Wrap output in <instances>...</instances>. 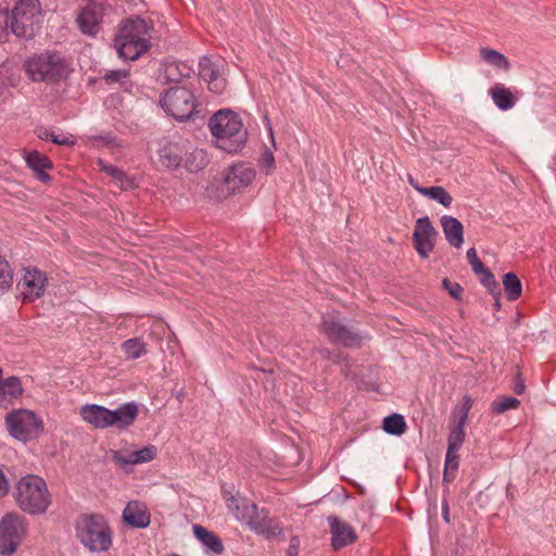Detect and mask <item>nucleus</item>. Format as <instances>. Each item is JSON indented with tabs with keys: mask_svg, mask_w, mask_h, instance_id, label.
Segmentation results:
<instances>
[{
	"mask_svg": "<svg viewBox=\"0 0 556 556\" xmlns=\"http://www.w3.org/2000/svg\"><path fill=\"white\" fill-rule=\"evenodd\" d=\"M193 532L195 538L208 549H211L215 554L223 553V543L215 533L208 531L207 529L199 525L193 526Z\"/></svg>",
	"mask_w": 556,
	"mask_h": 556,
	"instance_id": "nucleus-27",
	"label": "nucleus"
},
{
	"mask_svg": "<svg viewBox=\"0 0 556 556\" xmlns=\"http://www.w3.org/2000/svg\"><path fill=\"white\" fill-rule=\"evenodd\" d=\"M186 154V147L179 142L167 141L159 150L161 164L169 169L180 167Z\"/></svg>",
	"mask_w": 556,
	"mask_h": 556,
	"instance_id": "nucleus-21",
	"label": "nucleus"
},
{
	"mask_svg": "<svg viewBox=\"0 0 556 556\" xmlns=\"http://www.w3.org/2000/svg\"><path fill=\"white\" fill-rule=\"evenodd\" d=\"M520 401L513 396H505L492 403V410L496 414H503L509 409H516Z\"/></svg>",
	"mask_w": 556,
	"mask_h": 556,
	"instance_id": "nucleus-39",
	"label": "nucleus"
},
{
	"mask_svg": "<svg viewBox=\"0 0 556 556\" xmlns=\"http://www.w3.org/2000/svg\"><path fill=\"white\" fill-rule=\"evenodd\" d=\"M500 295H501V292L498 289V290H496V294L493 295V298L495 299V303H494L495 309H500V307H501Z\"/></svg>",
	"mask_w": 556,
	"mask_h": 556,
	"instance_id": "nucleus-58",
	"label": "nucleus"
},
{
	"mask_svg": "<svg viewBox=\"0 0 556 556\" xmlns=\"http://www.w3.org/2000/svg\"><path fill=\"white\" fill-rule=\"evenodd\" d=\"M437 237L438 231L432 226L428 216L420 217L416 220L413 242L414 248L421 258H428L433 252Z\"/></svg>",
	"mask_w": 556,
	"mask_h": 556,
	"instance_id": "nucleus-11",
	"label": "nucleus"
},
{
	"mask_svg": "<svg viewBox=\"0 0 556 556\" xmlns=\"http://www.w3.org/2000/svg\"><path fill=\"white\" fill-rule=\"evenodd\" d=\"M23 394L24 388L18 377L11 376L0 381V406L20 400Z\"/></svg>",
	"mask_w": 556,
	"mask_h": 556,
	"instance_id": "nucleus-25",
	"label": "nucleus"
},
{
	"mask_svg": "<svg viewBox=\"0 0 556 556\" xmlns=\"http://www.w3.org/2000/svg\"><path fill=\"white\" fill-rule=\"evenodd\" d=\"M79 542L91 553H103L112 546V531L101 515H84L75 527Z\"/></svg>",
	"mask_w": 556,
	"mask_h": 556,
	"instance_id": "nucleus-4",
	"label": "nucleus"
},
{
	"mask_svg": "<svg viewBox=\"0 0 556 556\" xmlns=\"http://www.w3.org/2000/svg\"><path fill=\"white\" fill-rule=\"evenodd\" d=\"M478 276L480 277L481 285L484 286L492 295H495L496 290H498L500 288L491 270L488 268L485 271Z\"/></svg>",
	"mask_w": 556,
	"mask_h": 556,
	"instance_id": "nucleus-43",
	"label": "nucleus"
},
{
	"mask_svg": "<svg viewBox=\"0 0 556 556\" xmlns=\"http://www.w3.org/2000/svg\"><path fill=\"white\" fill-rule=\"evenodd\" d=\"M26 532L25 519L16 514H7L0 520V555L15 553Z\"/></svg>",
	"mask_w": 556,
	"mask_h": 556,
	"instance_id": "nucleus-10",
	"label": "nucleus"
},
{
	"mask_svg": "<svg viewBox=\"0 0 556 556\" xmlns=\"http://www.w3.org/2000/svg\"><path fill=\"white\" fill-rule=\"evenodd\" d=\"M480 55L490 65L496 66L498 68H508V60L507 58L502 54L501 52L490 49V48H482L480 50Z\"/></svg>",
	"mask_w": 556,
	"mask_h": 556,
	"instance_id": "nucleus-36",
	"label": "nucleus"
},
{
	"mask_svg": "<svg viewBox=\"0 0 556 556\" xmlns=\"http://www.w3.org/2000/svg\"><path fill=\"white\" fill-rule=\"evenodd\" d=\"M465 440V431L460 427H455L448 435L447 451L458 452Z\"/></svg>",
	"mask_w": 556,
	"mask_h": 556,
	"instance_id": "nucleus-41",
	"label": "nucleus"
},
{
	"mask_svg": "<svg viewBox=\"0 0 556 556\" xmlns=\"http://www.w3.org/2000/svg\"><path fill=\"white\" fill-rule=\"evenodd\" d=\"M11 33L20 38H33L42 18L40 2L39 0H18L11 10Z\"/></svg>",
	"mask_w": 556,
	"mask_h": 556,
	"instance_id": "nucleus-6",
	"label": "nucleus"
},
{
	"mask_svg": "<svg viewBox=\"0 0 556 556\" xmlns=\"http://www.w3.org/2000/svg\"><path fill=\"white\" fill-rule=\"evenodd\" d=\"M383 430L393 435H401L406 430V422L402 415L392 414L383 419Z\"/></svg>",
	"mask_w": 556,
	"mask_h": 556,
	"instance_id": "nucleus-35",
	"label": "nucleus"
},
{
	"mask_svg": "<svg viewBox=\"0 0 556 556\" xmlns=\"http://www.w3.org/2000/svg\"><path fill=\"white\" fill-rule=\"evenodd\" d=\"M525 391V386L522 384V382H520L519 380L516 382V386H515V392L517 394H522Z\"/></svg>",
	"mask_w": 556,
	"mask_h": 556,
	"instance_id": "nucleus-57",
	"label": "nucleus"
},
{
	"mask_svg": "<svg viewBox=\"0 0 556 556\" xmlns=\"http://www.w3.org/2000/svg\"><path fill=\"white\" fill-rule=\"evenodd\" d=\"M327 520L332 535L331 544L334 549L342 548L356 541L357 535L351 525L334 516H329Z\"/></svg>",
	"mask_w": 556,
	"mask_h": 556,
	"instance_id": "nucleus-18",
	"label": "nucleus"
},
{
	"mask_svg": "<svg viewBox=\"0 0 556 556\" xmlns=\"http://www.w3.org/2000/svg\"><path fill=\"white\" fill-rule=\"evenodd\" d=\"M455 472L456 471L444 469L443 481L447 482V483H451L455 479Z\"/></svg>",
	"mask_w": 556,
	"mask_h": 556,
	"instance_id": "nucleus-56",
	"label": "nucleus"
},
{
	"mask_svg": "<svg viewBox=\"0 0 556 556\" xmlns=\"http://www.w3.org/2000/svg\"><path fill=\"white\" fill-rule=\"evenodd\" d=\"M17 506L26 514L41 515L51 505V494L47 482L37 475L22 477L13 493Z\"/></svg>",
	"mask_w": 556,
	"mask_h": 556,
	"instance_id": "nucleus-3",
	"label": "nucleus"
},
{
	"mask_svg": "<svg viewBox=\"0 0 556 556\" xmlns=\"http://www.w3.org/2000/svg\"><path fill=\"white\" fill-rule=\"evenodd\" d=\"M443 288L450 293L455 300H460L463 294V287L458 282L451 281L447 278L442 280Z\"/></svg>",
	"mask_w": 556,
	"mask_h": 556,
	"instance_id": "nucleus-44",
	"label": "nucleus"
},
{
	"mask_svg": "<svg viewBox=\"0 0 556 556\" xmlns=\"http://www.w3.org/2000/svg\"><path fill=\"white\" fill-rule=\"evenodd\" d=\"M441 226L446 241L454 248H460L464 243L463 224L456 217L444 215L441 217Z\"/></svg>",
	"mask_w": 556,
	"mask_h": 556,
	"instance_id": "nucleus-24",
	"label": "nucleus"
},
{
	"mask_svg": "<svg viewBox=\"0 0 556 556\" xmlns=\"http://www.w3.org/2000/svg\"><path fill=\"white\" fill-rule=\"evenodd\" d=\"M207 164L206 152L202 149H194L191 152L187 151L184 159V166L187 170L195 173L204 168Z\"/></svg>",
	"mask_w": 556,
	"mask_h": 556,
	"instance_id": "nucleus-29",
	"label": "nucleus"
},
{
	"mask_svg": "<svg viewBox=\"0 0 556 556\" xmlns=\"http://www.w3.org/2000/svg\"><path fill=\"white\" fill-rule=\"evenodd\" d=\"M299 555V544L295 542V539L291 540V543L287 549V556H298Z\"/></svg>",
	"mask_w": 556,
	"mask_h": 556,
	"instance_id": "nucleus-50",
	"label": "nucleus"
},
{
	"mask_svg": "<svg viewBox=\"0 0 556 556\" xmlns=\"http://www.w3.org/2000/svg\"><path fill=\"white\" fill-rule=\"evenodd\" d=\"M419 193L421 195H425V197L440 203L444 207H450L453 203L452 195L443 187H440V186H433V187H427V189H420Z\"/></svg>",
	"mask_w": 556,
	"mask_h": 556,
	"instance_id": "nucleus-32",
	"label": "nucleus"
},
{
	"mask_svg": "<svg viewBox=\"0 0 556 556\" xmlns=\"http://www.w3.org/2000/svg\"><path fill=\"white\" fill-rule=\"evenodd\" d=\"M28 77L34 81H59L67 75V64L60 53L45 52L25 62Z\"/></svg>",
	"mask_w": 556,
	"mask_h": 556,
	"instance_id": "nucleus-5",
	"label": "nucleus"
},
{
	"mask_svg": "<svg viewBox=\"0 0 556 556\" xmlns=\"http://www.w3.org/2000/svg\"><path fill=\"white\" fill-rule=\"evenodd\" d=\"M139 414L137 403L127 402L115 409H109L108 428L114 427L118 430H125L134 425Z\"/></svg>",
	"mask_w": 556,
	"mask_h": 556,
	"instance_id": "nucleus-17",
	"label": "nucleus"
},
{
	"mask_svg": "<svg viewBox=\"0 0 556 556\" xmlns=\"http://www.w3.org/2000/svg\"><path fill=\"white\" fill-rule=\"evenodd\" d=\"M167 556H179V555H177V554H169V555H167Z\"/></svg>",
	"mask_w": 556,
	"mask_h": 556,
	"instance_id": "nucleus-62",
	"label": "nucleus"
},
{
	"mask_svg": "<svg viewBox=\"0 0 556 556\" xmlns=\"http://www.w3.org/2000/svg\"><path fill=\"white\" fill-rule=\"evenodd\" d=\"M37 136L41 140H51L53 143L59 146L72 147L76 143V139L71 134H55L47 128H40L37 130Z\"/></svg>",
	"mask_w": 556,
	"mask_h": 556,
	"instance_id": "nucleus-34",
	"label": "nucleus"
},
{
	"mask_svg": "<svg viewBox=\"0 0 556 556\" xmlns=\"http://www.w3.org/2000/svg\"><path fill=\"white\" fill-rule=\"evenodd\" d=\"M191 67L184 62H172L166 64L164 78L166 81H179L181 78L189 77Z\"/></svg>",
	"mask_w": 556,
	"mask_h": 556,
	"instance_id": "nucleus-31",
	"label": "nucleus"
},
{
	"mask_svg": "<svg viewBox=\"0 0 556 556\" xmlns=\"http://www.w3.org/2000/svg\"><path fill=\"white\" fill-rule=\"evenodd\" d=\"M490 96L494 104L503 111L509 110L515 105V100L510 90L501 84H496L491 90Z\"/></svg>",
	"mask_w": 556,
	"mask_h": 556,
	"instance_id": "nucleus-28",
	"label": "nucleus"
},
{
	"mask_svg": "<svg viewBox=\"0 0 556 556\" xmlns=\"http://www.w3.org/2000/svg\"><path fill=\"white\" fill-rule=\"evenodd\" d=\"M151 26L143 18L126 21L114 39V48L123 60H138L150 48Z\"/></svg>",
	"mask_w": 556,
	"mask_h": 556,
	"instance_id": "nucleus-2",
	"label": "nucleus"
},
{
	"mask_svg": "<svg viewBox=\"0 0 556 556\" xmlns=\"http://www.w3.org/2000/svg\"><path fill=\"white\" fill-rule=\"evenodd\" d=\"M321 332L331 343H339L345 348H361L368 336L345 325L338 313L323 315Z\"/></svg>",
	"mask_w": 556,
	"mask_h": 556,
	"instance_id": "nucleus-7",
	"label": "nucleus"
},
{
	"mask_svg": "<svg viewBox=\"0 0 556 556\" xmlns=\"http://www.w3.org/2000/svg\"><path fill=\"white\" fill-rule=\"evenodd\" d=\"M467 417H468V414L460 409L456 427H460V429H464Z\"/></svg>",
	"mask_w": 556,
	"mask_h": 556,
	"instance_id": "nucleus-53",
	"label": "nucleus"
},
{
	"mask_svg": "<svg viewBox=\"0 0 556 556\" xmlns=\"http://www.w3.org/2000/svg\"><path fill=\"white\" fill-rule=\"evenodd\" d=\"M13 285V270L9 262L0 255V294L8 291Z\"/></svg>",
	"mask_w": 556,
	"mask_h": 556,
	"instance_id": "nucleus-37",
	"label": "nucleus"
},
{
	"mask_svg": "<svg viewBox=\"0 0 556 556\" xmlns=\"http://www.w3.org/2000/svg\"><path fill=\"white\" fill-rule=\"evenodd\" d=\"M122 516L125 523L137 529H144L151 522V514L147 505L138 501L129 502Z\"/></svg>",
	"mask_w": 556,
	"mask_h": 556,
	"instance_id": "nucleus-19",
	"label": "nucleus"
},
{
	"mask_svg": "<svg viewBox=\"0 0 556 556\" xmlns=\"http://www.w3.org/2000/svg\"><path fill=\"white\" fill-rule=\"evenodd\" d=\"M98 165H99L100 169L102 172H104L105 174H108L109 176H111L113 178V180L119 185L121 188L126 189L127 187H129L131 185L130 178L121 168L106 163L102 159L98 160Z\"/></svg>",
	"mask_w": 556,
	"mask_h": 556,
	"instance_id": "nucleus-30",
	"label": "nucleus"
},
{
	"mask_svg": "<svg viewBox=\"0 0 556 556\" xmlns=\"http://www.w3.org/2000/svg\"><path fill=\"white\" fill-rule=\"evenodd\" d=\"M471 404H472V401L469 396H464L463 399V406H462V410L463 412H466L467 414L469 413L470 408H471Z\"/></svg>",
	"mask_w": 556,
	"mask_h": 556,
	"instance_id": "nucleus-55",
	"label": "nucleus"
},
{
	"mask_svg": "<svg viewBox=\"0 0 556 556\" xmlns=\"http://www.w3.org/2000/svg\"><path fill=\"white\" fill-rule=\"evenodd\" d=\"M458 452L446 451L444 469L457 471L458 469Z\"/></svg>",
	"mask_w": 556,
	"mask_h": 556,
	"instance_id": "nucleus-46",
	"label": "nucleus"
},
{
	"mask_svg": "<svg viewBox=\"0 0 556 556\" xmlns=\"http://www.w3.org/2000/svg\"><path fill=\"white\" fill-rule=\"evenodd\" d=\"M407 181L418 193L420 189H427V187H421L410 174L407 175Z\"/></svg>",
	"mask_w": 556,
	"mask_h": 556,
	"instance_id": "nucleus-52",
	"label": "nucleus"
},
{
	"mask_svg": "<svg viewBox=\"0 0 556 556\" xmlns=\"http://www.w3.org/2000/svg\"><path fill=\"white\" fill-rule=\"evenodd\" d=\"M25 161L27 166L33 169L38 180H50V176L46 173V169L52 168V162L47 155L41 154L38 151H31L26 154Z\"/></svg>",
	"mask_w": 556,
	"mask_h": 556,
	"instance_id": "nucleus-26",
	"label": "nucleus"
},
{
	"mask_svg": "<svg viewBox=\"0 0 556 556\" xmlns=\"http://www.w3.org/2000/svg\"><path fill=\"white\" fill-rule=\"evenodd\" d=\"M223 63H214L210 58L203 56L199 62V75L207 83L208 89L220 94L225 91L227 83L223 76Z\"/></svg>",
	"mask_w": 556,
	"mask_h": 556,
	"instance_id": "nucleus-14",
	"label": "nucleus"
},
{
	"mask_svg": "<svg viewBox=\"0 0 556 556\" xmlns=\"http://www.w3.org/2000/svg\"><path fill=\"white\" fill-rule=\"evenodd\" d=\"M47 283L46 275L37 268H25L24 276L17 283L24 301L33 302L39 299Z\"/></svg>",
	"mask_w": 556,
	"mask_h": 556,
	"instance_id": "nucleus-13",
	"label": "nucleus"
},
{
	"mask_svg": "<svg viewBox=\"0 0 556 556\" xmlns=\"http://www.w3.org/2000/svg\"><path fill=\"white\" fill-rule=\"evenodd\" d=\"M11 10L8 5H0V40L8 37L11 33Z\"/></svg>",
	"mask_w": 556,
	"mask_h": 556,
	"instance_id": "nucleus-40",
	"label": "nucleus"
},
{
	"mask_svg": "<svg viewBox=\"0 0 556 556\" xmlns=\"http://www.w3.org/2000/svg\"><path fill=\"white\" fill-rule=\"evenodd\" d=\"M2 368L0 367V381L2 380Z\"/></svg>",
	"mask_w": 556,
	"mask_h": 556,
	"instance_id": "nucleus-61",
	"label": "nucleus"
},
{
	"mask_svg": "<svg viewBox=\"0 0 556 556\" xmlns=\"http://www.w3.org/2000/svg\"><path fill=\"white\" fill-rule=\"evenodd\" d=\"M99 139H101L105 143H112L113 142V137H111V136H100Z\"/></svg>",
	"mask_w": 556,
	"mask_h": 556,
	"instance_id": "nucleus-59",
	"label": "nucleus"
},
{
	"mask_svg": "<svg viewBox=\"0 0 556 556\" xmlns=\"http://www.w3.org/2000/svg\"><path fill=\"white\" fill-rule=\"evenodd\" d=\"M226 505L229 511L233 514L237 520L248 525L253 516L257 514V505L247 498H239L230 495L226 498Z\"/></svg>",
	"mask_w": 556,
	"mask_h": 556,
	"instance_id": "nucleus-22",
	"label": "nucleus"
},
{
	"mask_svg": "<svg viewBox=\"0 0 556 556\" xmlns=\"http://www.w3.org/2000/svg\"><path fill=\"white\" fill-rule=\"evenodd\" d=\"M123 350L128 358L136 359L147 353L146 345L139 339H128L123 343Z\"/></svg>",
	"mask_w": 556,
	"mask_h": 556,
	"instance_id": "nucleus-38",
	"label": "nucleus"
},
{
	"mask_svg": "<svg viewBox=\"0 0 556 556\" xmlns=\"http://www.w3.org/2000/svg\"><path fill=\"white\" fill-rule=\"evenodd\" d=\"M5 427L10 435L18 441L37 439L43 431L42 421L29 409H14L5 417Z\"/></svg>",
	"mask_w": 556,
	"mask_h": 556,
	"instance_id": "nucleus-8",
	"label": "nucleus"
},
{
	"mask_svg": "<svg viewBox=\"0 0 556 556\" xmlns=\"http://www.w3.org/2000/svg\"><path fill=\"white\" fill-rule=\"evenodd\" d=\"M160 103L167 114L178 121L190 118L195 110V98L185 87L169 88L161 98Z\"/></svg>",
	"mask_w": 556,
	"mask_h": 556,
	"instance_id": "nucleus-9",
	"label": "nucleus"
},
{
	"mask_svg": "<svg viewBox=\"0 0 556 556\" xmlns=\"http://www.w3.org/2000/svg\"><path fill=\"white\" fill-rule=\"evenodd\" d=\"M442 516H443V519L446 523H450L451 522V519H450V507H448V503L447 501H443V504H442Z\"/></svg>",
	"mask_w": 556,
	"mask_h": 556,
	"instance_id": "nucleus-51",
	"label": "nucleus"
},
{
	"mask_svg": "<svg viewBox=\"0 0 556 556\" xmlns=\"http://www.w3.org/2000/svg\"><path fill=\"white\" fill-rule=\"evenodd\" d=\"M467 260L469 262V264L476 262L479 260L478 255H477V251L475 248H470L468 251H467Z\"/></svg>",
	"mask_w": 556,
	"mask_h": 556,
	"instance_id": "nucleus-54",
	"label": "nucleus"
},
{
	"mask_svg": "<svg viewBox=\"0 0 556 556\" xmlns=\"http://www.w3.org/2000/svg\"><path fill=\"white\" fill-rule=\"evenodd\" d=\"M255 169L245 163H238L229 167L224 182L229 192L235 193L250 186L255 179Z\"/></svg>",
	"mask_w": 556,
	"mask_h": 556,
	"instance_id": "nucleus-15",
	"label": "nucleus"
},
{
	"mask_svg": "<svg viewBox=\"0 0 556 556\" xmlns=\"http://www.w3.org/2000/svg\"><path fill=\"white\" fill-rule=\"evenodd\" d=\"M503 287L509 301H516L521 295L522 285L514 273H507L503 276Z\"/></svg>",
	"mask_w": 556,
	"mask_h": 556,
	"instance_id": "nucleus-33",
	"label": "nucleus"
},
{
	"mask_svg": "<svg viewBox=\"0 0 556 556\" xmlns=\"http://www.w3.org/2000/svg\"><path fill=\"white\" fill-rule=\"evenodd\" d=\"M318 353L325 359H331L333 363H340L341 362V357H342V353L341 352H331L328 349H320L318 351Z\"/></svg>",
	"mask_w": 556,
	"mask_h": 556,
	"instance_id": "nucleus-47",
	"label": "nucleus"
},
{
	"mask_svg": "<svg viewBox=\"0 0 556 556\" xmlns=\"http://www.w3.org/2000/svg\"><path fill=\"white\" fill-rule=\"evenodd\" d=\"M84 421L97 429L108 428L109 408L98 404H85L80 408Z\"/></svg>",
	"mask_w": 556,
	"mask_h": 556,
	"instance_id": "nucleus-23",
	"label": "nucleus"
},
{
	"mask_svg": "<svg viewBox=\"0 0 556 556\" xmlns=\"http://www.w3.org/2000/svg\"><path fill=\"white\" fill-rule=\"evenodd\" d=\"M247 526L256 534L263 535L266 539L276 538L282 533L280 522L269 517V513L266 509H257V514L253 516Z\"/></svg>",
	"mask_w": 556,
	"mask_h": 556,
	"instance_id": "nucleus-16",
	"label": "nucleus"
},
{
	"mask_svg": "<svg viewBox=\"0 0 556 556\" xmlns=\"http://www.w3.org/2000/svg\"><path fill=\"white\" fill-rule=\"evenodd\" d=\"M112 460L122 468L128 465H137L151 462L156 456V447L148 445L138 451L129 452L127 455L122 454L119 451H111Z\"/></svg>",
	"mask_w": 556,
	"mask_h": 556,
	"instance_id": "nucleus-20",
	"label": "nucleus"
},
{
	"mask_svg": "<svg viewBox=\"0 0 556 556\" xmlns=\"http://www.w3.org/2000/svg\"><path fill=\"white\" fill-rule=\"evenodd\" d=\"M129 75V72L127 70H113L109 71L104 74L103 78L106 83H117L125 78H127Z\"/></svg>",
	"mask_w": 556,
	"mask_h": 556,
	"instance_id": "nucleus-45",
	"label": "nucleus"
},
{
	"mask_svg": "<svg viewBox=\"0 0 556 556\" xmlns=\"http://www.w3.org/2000/svg\"><path fill=\"white\" fill-rule=\"evenodd\" d=\"M208 127L218 149L227 153L241 150L247 141V130L239 115L230 110H219L208 121Z\"/></svg>",
	"mask_w": 556,
	"mask_h": 556,
	"instance_id": "nucleus-1",
	"label": "nucleus"
},
{
	"mask_svg": "<svg viewBox=\"0 0 556 556\" xmlns=\"http://www.w3.org/2000/svg\"><path fill=\"white\" fill-rule=\"evenodd\" d=\"M5 88V85H0V94L2 93L3 89Z\"/></svg>",
	"mask_w": 556,
	"mask_h": 556,
	"instance_id": "nucleus-60",
	"label": "nucleus"
},
{
	"mask_svg": "<svg viewBox=\"0 0 556 556\" xmlns=\"http://www.w3.org/2000/svg\"><path fill=\"white\" fill-rule=\"evenodd\" d=\"M104 3L101 0H90L76 17V23L81 33L87 36H96L101 28Z\"/></svg>",
	"mask_w": 556,
	"mask_h": 556,
	"instance_id": "nucleus-12",
	"label": "nucleus"
},
{
	"mask_svg": "<svg viewBox=\"0 0 556 556\" xmlns=\"http://www.w3.org/2000/svg\"><path fill=\"white\" fill-rule=\"evenodd\" d=\"M275 164L276 162L273 152L268 148H265L258 160L260 169L267 175L271 174L275 169Z\"/></svg>",
	"mask_w": 556,
	"mask_h": 556,
	"instance_id": "nucleus-42",
	"label": "nucleus"
},
{
	"mask_svg": "<svg viewBox=\"0 0 556 556\" xmlns=\"http://www.w3.org/2000/svg\"><path fill=\"white\" fill-rule=\"evenodd\" d=\"M470 266H471L472 271L476 275H481L483 271H485L488 269L485 267V265L480 260L471 263Z\"/></svg>",
	"mask_w": 556,
	"mask_h": 556,
	"instance_id": "nucleus-49",
	"label": "nucleus"
},
{
	"mask_svg": "<svg viewBox=\"0 0 556 556\" xmlns=\"http://www.w3.org/2000/svg\"><path fill=\"white\" fill-rule=\"evenodd\" d=\"M9 492V481L3 473V471L0 469V498L5 496Z\"/></svg>",
	"mask_w": 556,
	"mask_h": 556,
	"instance_id": "nucleus-48",
	"label": "nucleus"
}]
</instances>
